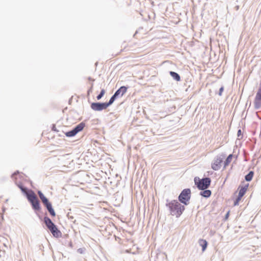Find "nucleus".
<instances>
[{
	"instance_id": "1",
	"label": "nucleus",
	"mask_w": 261,
	"mask_h": 261,
	"mask_svg": "<svg viewBox=\"0 0 261 261\" xmlns=\"http://www.w3.org/2000/svg\"><path fill=\"white\" fill-rule=\"evenodd\" d=\"M21 191L25 196L27 200L31 204L32 209L38 215V212H40L41 210V206L35 192L32 190H29L25 187L21 188Z\"/></svg>"
},
{
	"instance_id": "2",
	"label": "nucleus",
	"mask_w": 261,
	"mask_h": 261,
	"mask_svg": "<svg viewBox=\"0 0 261 261\" xmlns=\"http://www.w3.org/2000/svg\"><path fill=\"white\" fill-rule=\"evenodd\" d=\"M166 206L168 207L170 214L176 216V218L179 217L185 210V205H182L176 200L169 201L167 199Z\"/></svg>"
},
{
	"instance_id": "3",
	"label": "nucleus",
	"mask_w": 261,
	"mask_h": 261,
	"mask_svg": "<svg viewBox=\"0 0 261 261\" xmlns=\"http://www.w3.org/2000/svg\"><path fill=\"white\" fill-rule=\"evenodd\" d=\"M194 180L195 185L199 190L208 188L211 183V179L208 177H203L201 179L198 177H195Z\"/></svg>"
},
{
	"instance_id": "4",
	"label": "nucleus",
	"mask_w": 261,
	"mask_h": 261,
	"mask_svg": "<svg viewBox=\"0 0 261 261\" xmlns=\"http://www.w3.org/2000/svg\"><path fill=\"white\" fill-rule=\"evenodd\" d=\"M191 196V191L190 189H185L181 192V193L179 194L178 197V201L180 203L184 204V205H187L189 203Z\"/></svg>"
},
{
	"instance_id": "5",
	"label": "nucleus",
	"mask_w": 261,
	"mask_h": 261,
	"mask_svg": "<svg viewBox=\"0 0 261 261\" xmlns=\"http://www.w3.org/2000/svg\"><path fill=\"white\" fill-rule=\"evenodd\" d=\"M85 126V123L83 122H81L76 125L72 129L65 133L67 137H72L75 136L78 133L82 131Z\"/></svg>"
},
{
	"instance_id": "6",
	"label": "nucleus",
	"mask_w": 261,
	"mask_h": 261,
	"mask_svg": "<svg viewBox=\"0 0 261 261\" xmlns=\"http://www.w3.org/2000/svg\"><path fill=\"white\" fill-rule=\"evenodd\" d=\"M41 201L48 212L50 215L52 217H55L56 216V213L51 203L49 201L48 199L45 197L42 199Z\"/></svg>"
},
{
	"instance_id": "7",
	"label": "nucleus",
	"mask_w": 261,
	"mask_h": 261,
	"mask_svg": "<svg viewBox=\"0 0 261 261\" xmlns=\"http://www.w3.org/2000/svg\"><path fill=\"white\" fill-rule=\"evenodd\" d=\"M91 108L95 111H101L106 110L108 108L106 102H92L90 106Z\"/></svg>"
},
{
	"instance_id": "8",
	"label": "nucleus",
	"mask_w": 261,
	"mask_h": 261,
	"mask_svg": "<svg viewBox=\"0 0 261 261\" xmlns=\"http://www.w3.org/2000/svg\"><path fill=\"white\" fill-rule=\"evenodd\" d=\"M224 156H217L216 159L212 164V168L214 170H218L220 169L221 163L223 162Z\"/></svg>"
},
{
	"instance_id": "9",
	"label": "nucleus",
	"mask_w": 261,
	"mask_h": 261,
	"mask_svg": "<svg viewBox=\"0 0 261 261\" xmlns=\"http://www.w3.org/2000/svg\"><path fill=\"white\" fill-rule=\"evenodd\" d=\"M254 108L256 110L259 109L261 107V88H258L254 101Z\"/></svg>"
},
{
	"instance_id": "10",
	"label": "nucleus",
	"mask_w": 261,
	"mask_h": 261,
	"mask_svg": "<svg viewBox=\"0 0 261 261\" xmlns=\"http://www.w3.org/2000/svg\"><path fill=\"white\" fill-rule=\"evenodd\" d=\"M48 230L51 233L53 236L55 238H58L62 236L61 232L55 224L49 228Z\"/></svg>"
},
{
	"instance_id": "11",
	"label": "nucleus",
	"mask_w": 261,
	"mask_h": 261,
	"mask_svg": "<svg viewBox=\"0 0 261 261\" xmlns=\"http://www.w3.org/2000/svg\"><path fill=\"white\" fill-rule=\"evenodd\" d=\"M127 87L124 86H121L116 92L114 93L118 97H122L127 91Z\"/></svg>"
},
{
	"instance_id": "12",
	"label": "nucleus",
	"mask_w": 261,
	"mask_h": 261,
	"mask_svg": "<svg viewBox=\"0 0 261 261\" xmlns=\"http://www.w3.org/2000/svg\"><path fill=\"white\" fill-rule=\"evenodd\" d=\"M43 221L48 229L55 225V223L47 216L44 217Z\"/></svg>"
},
{
	"instance_id": "13",
	"label": "nucleus",
	"mask_w": 261,
	"mask_h": 261,
	"mask_svg": "<svg viewBox=\"0 0 261 261\" xmlns=\"http://www.w3.org/2000/svg\"><path fill=\"white\" fill-rule=\"evenodd\" d=\"M199 193V195L204 198H208L211 196L212 192L210 190L207 189L201 190Z\"/></svg>"
},
{
	"instance_id": "14",
	"label": "nucleus",
	"mask_w": 261,
	"mask_h": 261,
	"mask_svg": "<svg viewBox=\"0 0 261 261\" xmlns=\"http://www.w3.org/2000/svg\"><path fill=\"white\" fill-rule=\"evenodd\" d=\"M249 184H247L244 186L241 187L240 189L239 190V194L238 196H241L242 197H243V196L246 193V191L247 190V189L248 188Z\"/></svg>"
},
{
	"instance_id": "15",
	"label": "nucleus",
	"mask_w": 261,
	"mask_h": 261,
	"mask_svg": "<svg viewBox=\"0 0 261 261\" xmlns=\"http://www.w3.org/2000/svg\"><path fill=\"white\" fill-rule=\"evenodd\" d=\"M199 244L202 247V252H204L207 248L208 245L207 242L205 240L200 239L199 240Z\"/></svg>"
},
{
	"instance_id": "16",
	"label": "nucleus",
	"mask_w": 261,
	"mask_h": 261,
	"mask_svg": "<svg viewBox=\"0 0 261 261\" xmlns=\"http://www.w3.org/2000/svg\"><path fill=\"white\" fill-rule=\"evenodd\" d=\"M170 75L176 81L178 82L180 81V76L178 73L176 72L171 71L169 72Z\"/></svg>"
},
{
	"instance_id": "17",
	"label": "nucleus",
	"mask_w": 261,
	"mask_h": 261,
	"mask_svg": "<svg viewBox=\"0 0 261 261\" xmlns=\"http://www.w3.org/2000/svg\"><path fill=\"white\" fill-rule=\"evenodd\" d=\"M254 175V172L253 171H250L249 173L245 175V179L247 181H250L252 179Z\"/></svg>"
},
{
	"instance_id": "18",
	"label": "nucleus",
	"mask_w": 261,
	"mask_h": 261,
	"mask_svg": "<svg viewBox=\"0 0 261 261\" xmlns=\"http://www.w3.org/2000/svg\"><path fill=\"white\" fill-rule=\"evenodd\" d=\"M118 98V96L114 94L112 97L110 98L109 101L108 102H106L108 107L112 105L114 101Z\"/></svg>"
},
{
	"instance_id": "19",
	"label": "nucleus",
	"mask_w": 261,
	"mask_h": 261,
	"mask_svg": "<svg viewBox=\"0 0 261 261\" xmlns=\"http://www.w3.org/2000/svg\"><path fill=\"white\" fill-rule=\"evenodd\" d=\"M233 155L232 154H230L226 159L224 163V167H226L227 166L229 163L231 162L232 159Z\"/></svg>"
},
{
	"instance_id": "20",
	"label": "nucleus",
	"mask_w": 261,
	"mask_h": 261,
	"mask_svg": "<svg viewBox=\"0 0 261 261\" xmlns=\"http://www.w3.org/2000/svg\"><path fill=\"white\" fill-rule=\"evenodd\" d=\"M105 90L104 89H102L101 90L99 94L96 96V98L97 100H100L105 95Z\"/></svg>"
},
{
	"instance_id": "21",
	"label": "nucleus",
	"mask_w": 261,
	"mask_h": 261,
	"mask_svg": "<svg viewBox=\"0 0 261 261\" xmlns=\"http://www.w3.org/2000/svg\"><path fill=\"white\" fill-rule=\"evenodd\" d=\"M242 198V197L239 196L238 195L237 197L236 198V199L234 201L233 205L234 206L239 205V202L241 200Z\"/></svg>"
},
{
	"instance_id": "22",
	"label": "nucleus",
	"mask_w": 261,
	"mask_h": 261,
	"mask_svg": "<svg viewBox=\"0 0 261 261\" xmlns=\"http://www.w3.org/2000/svg\"><path fill=\"white\" fill-rule=\"evenodd\" d=\"M237 136H238V138H242V136L243 135H242V131H241V130L240 129L238 130Z\"/></svg>"
},
{
	"instance_id": "23",
	"label": "nucleus",
	"mask_w": 261,
	"mask_h": 261,
	"mask_svg": "<svg viewBox=\"0 0 261 261\" xmlns=\"http://www.w3.org/2000/svg\"><path fill=\"white\" fill-rule=\"evenodd\" d=\"M223 91H224V87L222 86L219 89V93H218L219 96H221L222 95V93Z\"/></svg>"
},
{
	"instance_id": "24",
	"label": "nucleus",
	"mask_w": 261,
	"mask_h": 261,
	"mask_svg": "<svg viewBox=\"0 0 261 261\" xmlns=\"http://www.w3.org/2000/svg\"><path fill=\"white\" fill-rule=\"evenodd\" d=\"M93 84L92 83L91 84V87L88 89V94H90V93H92V90H93Z\"/></svg>"
},
{
	"instance_id": "25",
	"label": "nucleus",
	"mask_w": 261,
	"mask_h": 261,
	"mask_svg": "<svg viewBox=\"0 0 261 261\" xmlns=\"http://www.w3.org/2000/svg\"><path fill=\"white\" fill-rule=\"evenodd\" d=\"M84 250L83 248H79L77 250V252L80 254H83L84 253Z\"/></svg>"
},
{
	"instance_id": "26",
	"label": "nucleus",
	"mask_w": 261,
	"mask_h": 261,
	"mask_svg": "<svg viewBox=\"0 0 261 261\" xmlns=\"http://www.w3.org/2000/svg\"><path fill=\"white\" fill-rule=\"evenodd\" d=\"M51 129H52V130H53V131L59 132V130H57V129L56 128V125L55 124H53L52 128Z\"/></svg>"
},
{
	"instance_id": "27",
	"label": "nucleus",
	"mask_w": 261,
	"mask_h": 261,
	"mask_svg": "<svg viewBox=\"0 0 261 261\" xmlns=\"http://www.w3.org/2000/svg\"><path fill=\"white\" fill-rule=\"evenodd\" d=\"M18 174H19V172L18 171H16L13 174H12L11 176L12 178H13L15 175H16Z\"/></svg>"
},
{
	"instance_id": "28",
	"label": "nucleus",
	"mask_w": 261,
	"mask_h": 261,
	"mask_svg": "<svg viewBox=\"0 0 261 261\" xmlns=\"http://www.w3.org/2000/svg\"><path fill=\"white\" fill-rule=\"evenodd\" d=\"M229 212H228L226 215H225V218H224V219L225 220H227L228 219V218L229 217Z\"/></svg>"
},
{
	"instance_id": "29",
	"label": "nucleus",
	"mask_w": 261,
	"mask_h": 261,
	"mask_svg": "<svg viewBox=\"0 0 261 261\" xmlns=\"http://www.w3.org/2000/svg\"><path fill=\"white\" fill-rule=\"evenodd\" d=\"M39 197L40 199V200H41L42 199H43V198H44L45 196H44V195L42 193L41 194H40V195H39Z\"/></svg>"
},
{
	"instance_id": "30",
	"label": "nucleus",
	"mask_w": 261,
	"mask_h": 261,
	"mask_svg": "<svg viewBox=\"0 0 261 261\" xmlns=\"http://www.w3.org/2000/svg\"><path fill=\"white\" fill-rule=\"evenodd\" d=\"M37 193H38V196H39V195H40V194H42L43 193H42L41 191L38 190V191H37Z\"/></svg>"
},
{
	"instance_id": "31",
	"label": "nucleus",
	"mask_w": 261,
	"mask_h": 261,
	"mask_svg": "<svg viewBox=\"0 0 261 261\" xmlns=\"http://www.w3.org/2000/svg\"><path fill=\"white\" fill-rule=\"evenodd\" d=\"M18 187L19 188V189L21 190V188H24V187L22 185H20L18 186Z\"/></svg>"
},
{
	"instance_id": "32",
	"label": "nucleus",
	"mask_w": 261,
	"mask_h": 261,
	"mask_svg": "<svg viewBox=\"0 0 261 261\" xmlns=\"http://www.w3.org/2000/svg\"><path fill=\"white\" fill-rule=\"evenodd\" d=\"M88 80H89V81H94V79H92L91 77H89L88 78Z\"/></svg>"
},
{
	"instance_id": "33",
	"label": "nucleus",
	"mask_w": 261,
	"mask_h": 261,
	"mask_svg": "<svg viewBox=\"0 0 261 261\" xmlns=\"http://www.w3.org/2000/svg\"><path fill=\"white\" fill-rule=\"evenodd\" d=\"M5 211H6V208L5 207H3V212H5Z\"/></svg>"
}]
</instances>
